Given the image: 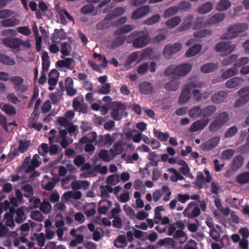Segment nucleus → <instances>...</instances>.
I'll return each instance as SVG.
<instances>
[{"label": "nucleus", "instance_id": "25", "mask_svg": "<svg viewBox=\"0 0 249 249\" xmlns=\"http://www.w3.org/2000/svg\"><path fill=\"white\" fill-rule=\"evenodd\" d=\"M180 83L177 80H171L164 84V88L170 91H176L178 89Z\"/></svg>", "mask_w": 249, "mask_h": 249}, {"label": "nucleus", "instance_id": "19", "mask_svg": "<svg viewBox=\"0 0 249 249\" xmlns=\"http://www.w3.org/2000/svg\"><path fill=\"white\" fill-rule=\"evenodd\" d=\"M21 189L22 191H24L27 193V194H24V196L29 198V201L31 202L33 199L31 197L34 194V191L32 185L30 184H26L22 186Z\"/></svg>", "mask_w": 249, "mask_h": 249}, {"label": "nucleus", "instance_id": "12", "mask_svg": "<svg viewBox=\"0 0 249 249\" xmlns=\"http://www.w3.org/2000/svg\"><path fill=\"white\" fill-rule=\"evenodd\" d=\"M10 81L15 85L17 90L19 92H24L27 90V87L22 85L24 79L19 76H12L10 78Z\"/></svg>", "mask_w": 249, "mask_h": 249}, {"label": "nucleus", "instance_id": "21", "mask_svg": "<svg viewBox=\"0 0 249 249\" xmlns=\"http://www.w3.org/2000/svg\"><path fill=\"white\" fill-rule=\"evenodd\" d=\"M238 73L237 68L233 66V67L229 68L223 71L221 74V77L224 79H227L230 77L235 76Z\"/></svg>", "mask_w": 249, "mask_h": 249}, {"label": "nucleus", "instance_id": "48", "mask_svg": "<svg viewBox=\"0 0 249 249\" xmlns=\"http://www.w3.org/2000/svg\"><path fill=\"white\" fill-rule=\"evenodd\" d=\"M249 101V96H245L240 97L235 101L234 107L236 108L243 106Z\"/></svg>", "mask_w": 249, "mask_h": 249}, {"label": "nucleus", "instance_id": "24", "mask_svg": "<svg viewBox=\"0 0 249 249\" xmlns=\"http://www.w3.org/2000/svg\"><path fill=\"white\" fill-rule=\"evenodd\" d=\"M213 7V4L211 2H207L199 6L197 8V11L200 14H207L212 10Z\"/></svg>", "mask_w": 249, "mask_h": 249}, {"label": "nucleus", "instance_id": "36", "mask_svg": "<svg viewBox=\"0 0 249 249\" xmlns=\"http://www.w3.org/2000/svg\"><path fill=\"white\" fill-rule=\"evenodd\" d=\"M71 49V46L68 42H63L61 46V53L63 56H61V58H63L64 56L70 55Z\"/></svg>", "mask_w": 249, "mask_h": 249}, {"label": "nucleus", "instance_id": "53", "mask_svg": "<svg viewBox=\"0 0 249 249\" xmlns=\"http://www.w3.org/2000/svg\"><path fill=\"white\" fill-rule=\"evenodd\" d=\"M112 24L106 20H102L99 21L96 25L97 30H103L109 28Z\"/></svg>", "mask_w": 249, "mask_h": 249}, {"label": "nucleus", "instance_id": "23", "mask_svg": "<svg viewBox=\"0 0 249 249\" xmlns=\"http://www.w3.org/2000/svg\"><path fill=\"white\" fill-rule=\"evenodd\" d=\"M42 71L47 72L50 67V62L49 56L47 52H44L41 56Z\"/></svg>", "mask_w": 249, "mask_h": 249}, {"label": "nucleus", "instance_id": "2", "mask_svg": "<svg viewBox=\"0 0 249 249\" xmlns=\"http://www.w3.org/2000/svg\"><path fill=\"white\" fill-rule=\"evenodd\" d=\"M191 69L192 66L189 64H182L177 66L171 65L165 69L164 74L166 76L173 74L174 77L179 78L186 75Z\"/></svg>", "mask_w": 249, "mask_h": 249}, {"label": "nucleus", "instance_id": "55", "mask_svg": "<svg viewBox=\"0 0 249 249\" xmlns=\"http://www.w3.org/2000/svg\"><path fill=\"white\" fill-rule=\"evenodd\" d=\"M237 132L238 128L236 126H231L226 131L224 137L226 138H230L234 136Z\"/></svg>", "mask_w": 249, "mask_h": 249}, {"label": "nucleus", "instance_id": "35", "mask_svg": "<svg viewBox=\"0 0 249 249\" xmlns=\"http://www.w3.org/2000/svg\"><path fill=\"white\" fill-rule=\"evenodd\" d=\"M1 109L8 115H14L17 113L16 108L9 104H3L2 106H1Z\"/></svg>", "mask_w": 249, "mask_h": 249}, {"label": "nucleus", "instance_id": "61", "mask_svg": "<svg viewBox=\"0 0 249 249\" xmlns=\"http://www.w3.org/2000/svg\"><path fill=\"white\" fill-rule=\"evenodd\" d=\"M14 12L9 9H3L0 11V18L5 19L12 16Z\"/></svg>", "mask_w": 249, "mask_h": 249}, {"label": "nucleus", "instance_id": "16", "mask_svg": "<svg viewBox=\"0 0 249 249\" xmlns=\"http://www.w3.org/2000/svg\"><path fill=\"white\" fill-rule=\"evenodd\" d=\"M227 97V93L224 91L220 90L212 95L211 100L215 104H219L224 102L226 100Z\"/></svg>", "mask_w": 249, "mask_h": 249}, {"label": "nucleus", "instance_id": "45", "mask_svg": "<svg viewBox=\"0 0 249 249\" xmlns=\"http://www.w3.org/2000/svg\"><path fill=\"white\" fill-rule=\"evenodd\" d=\"M122 104L118 103L117 108L113 109L111 113V117L115 121H119L122 119V116L119 114V109H121Z\"/></svg>", "mask_w": 249, "mask_h": 249}, {"label": "nucleus", "instance_id": "41", "mask_svg": "<svg viewBox=\"0 0 249 249\" xmlns=\"http://www.w3.org/2000/svg\"><path fill=\"white\" fill-rule=\"evenodd\" d=\"M160 15L158 14L154 15L144 20L143 22V24L148 26L153 25L159 22L160 19Z\"/></svg>", "mask_w": 249, "mask_h": 249}, {"label": "nucleus", "instance_id": "43", "mask_svg": "<svg viewBox=\"0 0 249 249\" xmlns=\"http://www.w3.org/2000/svg\"><path fill=\"white\" fill-rule=\"evenodd\" d=\"M237 58L238 56L237 54H231L222 60L221 61V64L223 66L230 65L234 62H236Z\"/></svg>", "mask_w": 249, "mask_h": 249}, {"label": "nucleus", "instance_id": "9", "mask_svg": "<svg viewBox=\"0 0 249 249\" xmlns=\"http://www.w3.org/2000/svg\"><path fill=\"white\" fill-rule=\"evenodd\" d=\"M150 8L148 5H144L135 10L131 15V18L134 19L141 18L150 12Z\"/></svg>", "mask_w": 249, "mask_h": 249}, {"label": "nucleus", "instance_id": "57", "mask_svg": "<svg viewBox=\"0 0 249 249\" xmlns=\"http://www.w3.org/2000/svg\"><path fill=\"white\" fill-rule=\"evenodd\" d=\"M103 201H106L108 204V206H99L98 208V211L99 213L103 214H106L107 213V212L108 209V208L111 206L112 202L110 200H101L99 202V204L101 203Z\"/></svg>", "mask_w": 249, "mask_h": 249}, {"label": "nucleus", "instance_id": "5", "mask_svg": "<svg viewBox=\"0 0 249 249\" xmlns=\"http://www.w3.org/2000/svg\"><path fill=\"white\" fill-rule=\"evenodd\" d=\"M182 48L180 43H175L173 45L167 44L165 46L163 51V55L165 58L169 59L174 54L178 52Z\"/></svg>", "mask_w": 249, "mask_h": 249}, {"label": "nucleus", "instance_id": "30", "mask_svg": "<svg viewBox=\"0 0 249 249\" xmlns=\"http://www.w3.org/2000/svg\"><path fill=\"white\" fill-rule=\"evenodd\" d=\"M89 138L86 136L83 137L80 139L79 142L83 144H87L88 142H95L97 139V134L95 132H91L89 134Z\"/></svg>", "mask_w": 249, "mask_h": 249}, {"label": "nucleus", "instance_id": "18", "mask_svg": "<svg viewBox=\"0 0 249 249\" xmlns=\"http://www.w3.org/2000/svg\"><path fill=\"white\" fill-rule=\"evenodd\" d=\"M224 13H218L211 17L207 22V25L215 24L222 22L225 18Z\"/></svg>", "mask_w": 249, "mask_h": 249}, {"label": "nucleus", "instance_id": "46", "mask_svg": "<svg viewBox=\"0 0 249 249\" xmlns=\"http://www.w3.org/2000/svg\"><path fill=\"white\" fill-rule=\"evenodd\" d=\"M95 10L94 6L91 3L87 4L81 8V12L85 15H89L92 13Z\"/></svg>", "mask_w": 249, "mask_h": 249}, {"label": "nucleus", "instance_id": "31", "mask_svg": "<svg viewBox=\"0 0 249 249\" xmlns=\"http://www.w3.org/2000/svg\"><path fill=\"white\" fill-rule=\"evenodd\" d=\"M180 22V18L178 16H176L167 20L165 24L168 28L173 29L178 26Z\"/></svg>", "mask_w": 249, "mask_h": 249}, {"label": "nucleus", "instance_id": "39", "mask_svg": "<svg viewBox=\"0 0 249 249\" xmlns=\"http://www.w3.org/2000/svg\"><path fill=\"white\" fill-rule=\"evenodd\" d=\"M51 209L52 205L46 199H44L42 203L40 204V211L44 213L47 214L50 212Z\"/></svg>", "mask_w": 249, "mask_h": 249}, {"label": "nucleus", "instance_id": "15", "mask_svg": "<svg viewBox=\"0 0 249 249\" xmlns=\"http://www.w3.org/2000/svg\"><path fill=\"white\" fill-rule=\"evenodd\" d=\"M123 151V142L121 140L116 142L113 146V148L109 150V152L113 157L117 155L121 154Z\"/></svg>", "mask_w": 249, "mask_h": 249}, {"label": "nucleus", "instance_id": "58", "mask_svg": "<svg viewBox=\"0 0 249 249\" xmlns=\"http://www.w3.org/2000/svg\"><path fill=\"white\" fill-rule=\"evenodd\" d=\"M249 62V58L248 57H243L239 58L238 60L237 59L236 62L233 65V66L236 68L242 67L245 65L248 64Z\"/></svg>", "mask_w": 249, "mask_h": 249}, {"label": "nucleus", "instance_id": "26", "mask_svg": "<svg viewBox=\"0 0 249 249\" xmlns=\"http://www.w3.org/2000/svg\"><path fill=\"white\" fill-rule=\"evenodd\" d=\"M218 122L224 125L229 121V115L226 111H223L218 113L215 118Z\"/></svg>", "mask_w": 249, "mask_h": 249}, {"label": "nucleus", "instance_id": "42", "mask_svg": "<svg viewBox=\"0 0 249 249\" xmlns=\"http://www.w3.org/2000/svg\"><path fill=\"white\" fill-rule=\"evenodd\" d=\"M126 37L123 36H119L116 37L112 41L111 47L113 48H117L122 46L125 41Z\"/></svg>", "mask_w": 249, "mask_h": 249}, {"label": "nucleus", "instance_id": "40", "mask_svg": "<svg viewBox=\"0 0 249 249\" xmlns=\"http://www.w3.org/2000/svg\"><path fill=\"white\" fill-rule=\"evenodd\" d=\"M0 62L3 64L11 66L14 65L16 63L13 59L4 54H0Z\"/></svg>", "mask_w": 249, "mask_h": 249}, {"label": "nucleus", "instance_id": "8", "mask_svg": "<svg viewBox=\"0 0 249 249\" xmlns=\"http://www.w3.org/2000/svg\"><path fill=\"white\" fill-rule=\"evenodd\" d=\"M220 138L219 137H213L205 142L202 143L200 147L203 151H209L215 147L218 144Z\"/></svg>", "mask_w": 249, "mask_h": 249}, {"label": "nucleus", "instance_id": "22", "mask_svg": "<svg viewBox=\"0 0 249 249\" xmlns=\"http://www.w3.org/2000/svg\"><path fill=\"white\" fill-rule=\"evenodd\" d=\"M216 110L214 105H209L202 109V116L208 117L212 115Z\"/></svg>", "mask_w": 249, "mask_h": 249}, {"label": "nucleus", "instance_id": "56", "mask_svg": "<svg viewBox=\"0 0 249 249\" xmlns=\"http://www.w3.org/2000/svg\"><path fill=\"white\" fill-rule=\"evenodd\" d=\"M234 153V150L231 149L225 150L221 153L222 159L224 160H229L233 156Z\"/></svg>", "mask_w": 249, "mask_h": 249}, {"label": "nucleus", "instance_id": "17", "mask_svg": "<svg viewBox=\"0 0 249 249\" xmlns=\"http://www.w3.org/2000/svg\"><path fill=\"white\" fill-rule=\"evenodd\" d=\"M20 21L14 17L3 20L0 22V26L3 27H14L19 24Z\"/></svg>", "mask_w": 249, "mask_h": 249}, {"label": "nucleus", "instance_id": "51", "mask_svg": "<svg viewBox=\"0 0 249 249\" xmlns=\"http://www.w3.org/2000/svg\"><path fill=\"white\" fill-rule=\"evenodd\" d=\"M212 31L210 29H203L196 31L194 33V36L196 38H203L207 35H210Z\"/></svg>", "mask_w": 249, "mask_h": 249}, {"label": "nucleus", "instance_id": "50", "mask_svg": "<svg viewBox=\"0 0 249 249\" xmlns=\"http://www.w3.org/2000/svg\"><path fill=\"white\" fill-rule=\"evenodd\" d=\"M25 215V213L21 208H18L16 210V216H15V221L17 223H21L23 222V217Z\"/></svg>", "mask_w": 249, "mask_h": 249}, {"label": "nucleus", "instance_id": "52", "mask_svg": "<svg viewBox=\"0 0 249 249\" xmlns=\"http://www.w3.org/2000/svg\"><path fill=\"white\" fill-rule=\"evenodd\" d=\"M178 11V6H172L166 9L164 12V17L165 18H169L173 15L177 14Z\"/></svg>", "mask_w": 249, "mask_h": 249}, {"label": "nucleus", "instance_id": "1", "mask_svg": "<svg viewBox=\"0 0 249 249\" xmlns=\"http://www.w3.org/2000/svg\"><path fill=\"white\" fill-rule=\"evenodd\" d=\"M132 39L133 46L137 49H140L146 46L149 42V36L147 33L143 31H133L128 37V40Z\"/></svg>", "mask_w": 249, "mask_h": 249}, {"label": "nucleus", "instance_id": "32", "mask_svg": "<svg viewBox=\"0 0 249 249\" xmlns=\"http://www.w3.org/2000/svg\"><path fill=\"white\" fill-rule=\"evenodd\" d=\"M133 29V27L132 25L129 24H126L116 30L114 33V35L115 36L121 35L122 34L130 32Z\"/></svg>", "mask_w": 249, "mask_h": 249}, {"label": "nucleus", "instance_id": "62", "mask_svg": "<svg viewBox=\"0 0 249 249\" xmlns=\"http://www.w3.org/2000/svg\"><path fill=\"white\" fill-rule=\"evenodd\" d=\"M99 157L103 161L105 162H108L111 159L109 155L108 154L107 150H101L99 153Z\"/></svg>", "mask_w": 249, "mask_h": 249}, {"label": "nucleus", "instance_id": "60", "mask_svg": "<svg viewBox=\"0 0 249 249\" xmlns=\"http://www.w3.org/2000/svg\"><path fill=\"white\" fill-rule=\"evenodd\" d=\"M39 159L40 157L37 154H35L33 156V159L31 161V166H32L31 170H34L36 168L40 166L41 162L39 161Z\"/></svg>", "mask_w": 249, "mask_h": 249}, {"label": "nucleus", "instance_id": "14", "mask_svg": "<svg viewBox=\"0 0 249 249\" xmlns=\"http://www.w3.org/2000/svg\"><path fill=\"white\" fill-rule=\"evenodd\" d=\"M140 92L144 95H149L154 91L152 84L149 82H143L139 84Z\"/></svg>", "mask_w": 249, "mask_h": 249}, {"label": "nucleus", "instance_id": "37", "mask_svg": "<svg viewBox=\"0 0 249 249\" xmlns=\"http://www.w3.org/2000/svg\"><path fill=\"white\" fill-rule=\"evenodd\" d=\"M236 181L239 184H246L249 182V172H243L236 177Z\"/></svg>", "mask_w": 249, "mask_h": 249}, {"label": "nucleus", "instance_id": "47", "mask_svg": "<svg viewBox=\"0 0 249 249\" xmlns=\"http://www.w3.org/2000/svg\"><path fill=\"white\" fill-rule=\"evenodd\" d=\"M154 136L161 142H165L167 140L169 136L167 132L163 133L161 131L154 130Z\"/></svg>", "mask_w": 249, "mask_h": 249}, {"label": "nucleus", "instance_id": "10", "mask_svg": "<svg viewBox=\"0 0 249 249\" xmlns=\"http://www.w3.org/2000/svg\"><path fill=\"white\" fill-rule=\"evenodd\" d=\"M20 38L18 37H8L3 38L2 42L4 45L11 49H18L19 48V41Z\"/></svg>", "mask_w": 249, "mask_h": 249}, {"label": "nucleus", "instance_id": "13", "mask_svg": "<svg viewBox=\"0 0 249 249\" xmlns=\"http://www.w3.org/2000/svg\"><path fill=\"white\" fill-rule=\"evenodd\" d=\"M244 80L240 77H234L225 83V86L228 89H237L243 84Z\"/></svg>", "mask_w": 249, "mask_h": 249}, {"label": "nucleus", "instance_id": "49", "mask_svg": "<svg viewBox=\"0 0 249 249\" xmlns=\"http://www.w3.org/2000/svg\"><path fill=\"white\" fill-rule=\"evenodd\" d=\"M126 243L127 241L125 236L124 235H119L117 239L114 241V245L118 248H120L123 247L124 244H126Z\"/></svg>", "mask_w": 249, "mask_h": 249}, {"label": "nucleus", "instance_id": "29", "mask_svg": "<svg viewBox=\"0 0 249 249\" xmlns=\"http://www.w3.org/2000/svg\"><path fill=\"white\" fill-rule=\"evenodd\" d=\"M202 46L200 44H196L189 48L185 53L187 57H191L197 54L201 50Z\"/></svg>", "mask_w": 249, "mask_h": 249}, {"label": "nucleus", "instance_id": "54", "mask_svg": "<svg viewBox=\"0 0 249 249\" xmlns=\"http://www.w3.org/2000/svg\"><path fill=\"white\" fill-rule=\"evenodd\" d=\"M30 141H23L21 140L19 142V146L18 150L21 153H24L27 151L29 146L30 145Z\"/></svg>", "mask_w": 249, "mask_h": 249}, {"label": "nucleus", "instance_id": "63", "mask_svg": "<svg viewBox=\"0 0 249 249\" xmlns=\"http://www.w3.org/2000/svg\"><path fill=\"white\" fill-rule=\"evenodd\" d=\"M178 10L180 9L182 11H186L191 8V4L190 2L183 0L179 2L178 6Z\"/></svg>", "mask_w": 249, "mask_h": 249}, {"label": "nucleus", "instance_id": "38", "mask_svg": "<svg viewBox=\"0 0 249 249\" xmlns=\"http://www.w3.org/2000/svg\"><path fill=\"white\" fill-rule=\"evenodd\" d=\"M205 182V178L203 174L201 172H199L197 173L196 181L194 182V184L199 189H202L203 187V183Z\"/></svg>", "mask_w": 249, "mask_h": 249}, {"label": "nucleus", "instance_id": "20", "mask_svg": "<svg viewBox=\"0 0 249 249\" xmlns=\"http://www.w3.org/2000/svg\"><path fill=\"white\" fill-rule=\"evenodd\" d=\"M193 19L194 17L192 15H189L185 18L182 24L179 27L178 30L180 31H185L190 28L192 26Z\"/></svg>", "mask_w": 249, "mask_h": 249}, {"label": "nucleus", "instance_id": "59", "mask_svg": "<svg viewBox=\"0 0 249 249\" xmlns=\"http://www.w3.org/2000/svg\"><path fill=\"white\" fill-rule=\"evenodd\" d=\"M110 91V86L109 83L104 84L100 89L97 90V93L101 94H107Z\"/></svg>", "mask_w": 249, "mask_h": 249}, {"label": "nucleus", "instance_id": "11", "mask_svg": "<svg viewBox=\"0 0 249 249\" xmlns=\"http://www.w3.org/2000/svg\"><path fill=\"white\" fill-rule=\"evenodd\" d=\"M210 122L208 118L201 119L195 122L190 127V130L191 132H196L203 129L206 127Z\"/></svg>", "mask_w": 249, "mask_h": 249}, {"label": "nucleus", "instance_id": "44", "mask_svg": "<svg viewBox=\"0 0 249 249\" xmlns=\"http://www.w3.org/2000/svg\"><path fill=\"white\" fill-rule=\"evenodd\" d=\"M223 126V125L214 119L210 124L209 129L211 132H215L218 131Z\"/></svg>", "mask_w": 249, "mask_h": 249}, {"label": "nucleus", "instance_id": "6", "mask_svg": "<svg viewBox=\"0 0 249 249\" xmlns=\"http://www.w3.org/2000/svg\"><path fill=\"white\" fill-rule=\"evenodd\" d=\"M235 49V46L234 44L224 41L219 42L215 47V50L217 52H223L228 54L232 52Z\"/></svg>", "mask_w": 249, "mask_h": 249}, {"label": "nucleus", "instance_id": "28", "mask_svg": "<svg viewBox=\"0 0 249 249\" xmlns=\"http://www.w3.org/2000/svg\"><path fill=\"white\" fill-rule=\"evenodd\" d=\"M231 6V2L228 0H220L216 5V10L224 11L229 9Z\"/></svg>", "mask_w": 249, "mask_h": 249}, {"label": "nucleus", "instance_id": "4", "mask_svg": "<svg viewBox=\"0 0 249 249\" xmlns=\"http://www.w3.org/2000/svg\"><path fill=\"white\" fill-rule=\"evenodd\" d=\"M202 84L201 83L191 82L185 85L181 91L178 103L183 105L186 103L191 98V90L193 89L201 88Z\"/></svg>", "mask_w": 249, "mask_h": 249}, {"label": "nucleus", "instance_id": "7", "mask_svg": "<svg viewBox=\"0 0 249 249\" xmlns=\"http://www.w3.org/2000/svg\"><path fill=\"white\" fill-rule=\"evenodd\" d=\"M114 141L115 139L110 134H107L104 135H100L94 143L96 145L102 147L107 145L111 146Z\"/></svg>", "mask_w": 249, "mask_h": 249}, {"label": "nucleus", "instance_id": "3", "mask_svg": "<svg viewBox=\"0 0 249 249\" xmlns=\"http://www.w3.org/2000/svg\"><path fill=\"white\" fill-rule=\"evenodd\" d=\"M248 25L246 23H238L230 26L227 29V32L223 35V38L231 39L237 37L239 34L247 30Z\"/></svg>", "mask_w": 249, "mask_h": 249}, {"label": "nucleus", "instance_id": "27", "mask_svg": "<svg viewBox=\"0 0 249 249\" xmlns=\"http://www.w3.org/2000/svg\"><path fill=\"white\" fill-rule=\"evenodd\" d=\"M244 161V159L241 155H238L234 157L232 161V169L234 170H237L242 165Z\"/></svg>", "mask_w": 249, "mask_h": 249}, {"label": "nucleus", "instance_id": "34", "mask_svg": "<svg viewBox=\"0 0 249 249\" xmlns=\"http://www.w3.org/2000/svg\"><path fill=\"white\" fill-rule=\"evenodd\" d=\"M217 68L216 64L214 63H208L203 65L201 67V71L204 73H209L213 71Z\"/></svg>", "mask_w": 249, "mask_h": 249}, {"label": "nucleus", "instance_id": "64", "mask_svg": "<svg viewBox=\"0 0 249 249\" xmlns=\"http://www.w3.org/2000/svg\"><path fill=\"white\" fill-rule=\"evenodd\" d=\"M17 35V32L13 29H8L4 30L1 32V35L4 36H14Z\"/></svg>", "mask_w": 249, "mask_h": 249}, {"label": "nucleus", "instance_id": "33", "mask_svg": "<svg viewBox=\"0 0 249 249\" xmlns=\"http://www.w3.org/2000/svg\"><path fill=\"white\" fill-rule=\"evenodd\" d=\"M189 115L192 118H197L202 116V109L199 106H195L189 111Z\"/></svg>", "mask_w": 249, "mask_h": 249}]
</instances>
